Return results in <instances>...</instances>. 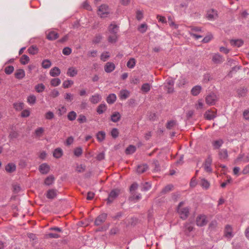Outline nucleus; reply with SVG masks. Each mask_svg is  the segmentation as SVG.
<instances>
[{
	"mask_svg": "<svg viewBox=\"0 0 249 249\" xmlns=\"http://www.w3.org/2000/svg\"><path fill=\"white\" fill-rule=\"evenodd\" d=\"M109 14V8L107 5L103 4L99 7L97 14L101 18L107 17Z\"/></svg>",
	"mask_w": 249,
	"mask_h": 249,
	"instance_id": "1",
	"label": "nucleus"
},
{
	"mask_svg": "<svg viewBox=\"0 0 249 249\" xmlns=\"http://www.w3.org/2000/svg\"><path fill=\"white\" fill-rule=\"evenodd\" d=\"M119 191L118 190H112L108 194V197L106 199L107 204L110 205L114 200L118 196Z\"/></svg>",
	"mask_w": 249,
	"mask_h": 249,
	"instance_id": "2",
	"label": "nucleus"
},
{
	"mask_svg": "<svg viewBox=\"0 0 249 249\" xmlns=\"http://www.w3.org/2000/svg\"><path fill=\"white\" fill-rule=\"evenodd\" d=\"M212 163V158L211 155H209L207 159L205 160L204 163V170L206 172L212 173V169L211 168V164Z\"/></svg>",
	"mask_w": 249,
	"mask_h": 249,
	"instance_id": "3",
	"label": "nucleus"
},
{
	"mask_svg": "<svg viewBox=\"0 0 249 249\" xmlns=\"http://www.w3.org/2000/svg\"><path fill=\"white\" fill-rule=\"evenodd\" d=\"M217 100L216 95L213 93H210L205 98L206 103L209 105H213L215 104Z\"/></svg>",
	"mask_w": 249,
	"mask_h": 249,
	"instance_id": "4",
	"label": "nucleus"
},
{
	"mask_svg": "<svg viewBox=\"0 0 249 249\" xmlns=\"http://www.w3.org/2000/svg\"><path fill=\"white\" fill-rule=\"evenodd\" d=\"M177 212L180 215V217L182 220H185L187 218L189 213V208L185 207L182 209L177 210Z\"/></svg>",
	"mask_w": 249,
	"mask_h": 249,
	"instance_id": "5",
	"label": "nucleus"
},
{
	"mask_svg": "<svg viewBox=\"0 0 249 249\" xmlns=\"http://www.w3.org/2000/svg\"><path fill=\"white\" fill-rule=\"evenodd\" d=\"M207 223V217L205 215H198L196 218V224L199 227H203Z\"/></svg>",
	"mask_w": 249,
	"mask_h": 249,
	"instance_id": "6",
	"label": "nucleus"
},
{
	"mask_svg": "<svg viewBox=\"0 0 249 249\" xmlns=\"http://www.w3.org/2000/svg\"><path fill=\"white\" fill-rule=\"evenodd\" d=\"M107 217V214L106 213H102L98 216L94 221V224L96 226H99L104 222Z\"/></svg>",
	"mask_w": 249,
	"mask_h": 249,
	"instance_id": "7",
	"label": "nucleus"
},
{
	"mask_svg": "<svg viewBox=\"0 0 249 249\" xmlns=\"http://www.w3.org/2000/svg\"><path fill=\"white\" fill-rule=\"evenodd\" d=\"M38 170L41 174L46 175L50 172V167L46 163H42L39 166Z\"/></svg>",
	"mask_w": 249,
	"mask_h": 249,
	"instance_id": "8",
	"label": "nucleus"
},
{
	"mask_svg": "<svg viewBox=\"0 0 249 249\" xmlns=\"http://www.w3.org/2000/svg\"><path fill=\"white\" fill-rule=\"evenodd\" d=\"M218 17L217 11L214 9L208 10L206 14V18L209 20H213Z\"/></svg>",
	"mask_w": 249,
	"mask_h": 249,
	"instance_id": "9",
	"label": "nucleus"
},
{
	"mask_svg": "<svg viewBox=\"0 0 249 249\" xmlns=\"http://www.w3.org/2000/svg\"><path fill=\"white\" fill-rule=\"evenodd\" d=\"M57 190L54 189H49L45 195L47 198L50 199H53L55 198L57 195Z\"/></svg>",
	"mask_w": 249,
	"mask_h": 249,
	"instance_id": "10",
	"label": "nucleus"
},
{
	"mask_svg": "<svg viewBox=\"0 0 249 249\" xmlns=\"http://www.w3.org/2000/svg\"><path fill=\"white\" fill-rule=\"evenodd\" d=\"M224 236L228 238L231 239L233 236L232 228L230 225H227L224 229Z\"/></svg>",
	"mask_w": 249,
	"mask_h": 249,
	"instance_id": "11",
	"label": "nucleus"
},
{
	"mask_svg": "<svg viewBox=\"0 0 249 249\" xmlns=\"http://www.w3.org/2000/svg\"><path fill=\"white\" fill-rule=\"evenodd\" d=\"M115 69V65L112 62H108L104 66L105 71L107 73L113 71Z\"/></svg>",
	"mask_w": 249,
	"mask_h": 249,
	"instance_id": "12",
	"label": "nucleus"
},
{
	"mask_svg": "<svg viewBox=\"0 0 249 249\" xmlns=\"http://www.w3.org/2000/svg\"><path fill=\"white\" fill-rule=\"evenodd\" d=\"M108 30L110 34L118 35L119 26L116 24L111 23L108 26Z\"/></svg>",
	"mask_w": 249,
	"mask_h": 249,
	"instance_id": "13",
	"label": "nucleus"
},
{
	"mask_svg": "<svg viewBox=\"0 0 249 249\" xmlns=\"http://www.w3.org/2000/svg\"><path fill=\"white\" fill-rule=\"evenodd\" d=\"M5 171L8 173H12L16 170V165L15 163H8L5 167Z\"/></svg>",
	"mask_w": 249,
	"mask_h": 249,
	"instance_id": "14",
	"label": "nucleus"
},
{
	"mask_svg": "<svg viewBox=\"0 0 249 249\" xmlns=\"http://www.w3.org/2000/svg\"><path fill=\"white\" fill-rule=\"evenodd\" d=\"M59 37V34L53 31H52L49 32L47 35L46 38L49 40H54Z\"/></svg>",
	"mask_w": 249,
	"mask_h": 249,
	"instance_id": "15",
	"label": "nucleus"
},
{
	"mask_svg": "<svg viewBox=\"0 0 249 249\" xmlns=\"http://www.w3.org/2000/svg\"><path fill=\"white\" fill-rule=\"evenodd\" d=\"M230 42L231 46L237 47L242 46L244 44V41L241 39H231Z\"/></svg>",
	"mask_w": 249,
	"mask_h": 249,
	"instance_id": "16",
	"label": "nucleus"
},
{
	"mask_svg": "<svg viewBox=\"0 0 249 249\" xmlns=\"http://www.w3.org/2000/svg\"><path fill=\"white\" fill-rule=\"evenodd\" d=\"M15 77L18 79H21L25 77V71L23 69H19L15 73Z\"/></svg>",
	"mask_w": 249,
	"mask_h": 249,
	"instance_id": "17",
	"label": "nucleus"
},
{
	"mask_svg": "<svg viewBox=\"0 0 249 249\" xmlns=\"http://www.w3.org/2000/svg\"><path fill=\"white\" fill-rule=\"evenodd\" d=\"M194 229L192 223H186L184 225V231L187 235H189L190 232Z\"/></svg>",
	"mask_w": 249,
	"mask_h": 249,
	"instance_id": "18",
	"label": "nucleus"
},
{
	"mask_svg": "<svg viewBox=\"0 0 249 249\" xmlns=\"http://www.w3.org/2000/svg\"><path fill=\"white\" fill-rule=\"evenodd\" d=\"M121 118V114L119 112H114L110 116V120L114 122L117 123L119 122Z\"/></svg>",
	"mask_w": 249,
	"mask_h": 249,
	"instance_id": "19",
	"label": "nucleus"
},
{
	"mask_svg": "<svg viewBox=\"0 0 249 249\" xmlns=\"http://www.w3.org/2000/svg\"><path fill=\"white\" fill-rule=\"evenodd\" d=\"M201 89L202 88L200 86L196 85L192 89L191 93L193 96H197L200 93Z\"/></svg>",
	"mask_w": 249,
	"mask_h": 249,
	"instance_id": "20",
	"label": "nucleus"
},
{
	"mask_svg": "<svg viewBox=\"0 0 249 249\" xmlns=\"http://www.w3.org/2000/svg\"><path fill=\"white\" fill-rule=\"evenodd\" d=\"M101 100V96L98 94H96L92 95L89 99V101L93 104L98 103Z\"/></svg>",
	"mask_w": 249,
	"mask_h": 249,
	"instance_id": "21",
	"label": "nucleus"
},
{
	"mask_svg": "<svg viewBox=\"0 0 249 249\" xmlns=\"http://www.w3.org/2000/svg\"><path fill=\"white\" fill-rule=\"evenodd\" d=\"M60 70L57 67L52 68L50 71V74L53 77H56L60 74Z\"/></svg>",
	"mask_w": 249,
	"mask_h": 249,
	"instance_id": "22",
	"label": "nucleus"
},
{
	"mask_svg": "<svg viewBox=\"0 0 249 249\" xmlns=\"http://www.w3.org/2000/svg\"><path fill=\"white\" fill-rule=\"evenodd\" d=\"M107 109V106L105 104H100L96 108V111L99 114H103Z\"/></svg>",
	"mask_w": 249,
	"mask_h": 249,
	"instance_id": "23",
	"label": "nucleus"
},
{
	"mask_svg": "<svg viewBox=\"0 0 249 249\" xmlns=\"http://www.w3.org/2000/svg\"><path fill=\"white\" fill-rule=\"evenodd\" d=\"M63 153V150L61 148H57L53 151V156L56 159H59L62 156Z\"/></svg>",
	"mask_w": 249,
	"mask_h": 249,
	"instance_id": "24",
	"label": "nucleus"
},
{
	"mask_svg": "<svg viewBox=\"0 0 249 249\" xmlns=\"http://www.w3.org/2000/svg\"><path fill=\"white\" fill-rule=\"evenodd\" d=\"M148 169V166L146 164L138 165L137 168V172L138 174H142L145 172Z\"/></svg>",
	"mask_w": 249,
	"mask_h": 249,
	"instance_id": "25",
	"label": "nucleus"
},
{
	"mask_svg": "<svg viewBox=\"0 0 249 249\" xmlns=\"http://www.w3.org/2000/svg\"><path fill=\"white\" fill-rule=\"evenodd\" d=\"M54 179L55 178L53 175H50L45 179L44 184L47 186H50L53 183Z\"/></svg>",
	"mask_w": 249,
	"mask_h": 249,
	"instance_id": "26",
	"label": "nucleus"
},
{
	"mask_svg": "<svg viewBox=\"0 0 249 249\" xmlns=\"http://www.w3.org/2000/svg\"><path fill=\"white\" fill-rule=\"evenodd\" d=\"M116 95L114 93H111L108 95L106 100L108 104H112L116 101Z\"/></svg>",
	"mask_w": 249,
	"mask_h": 249,
	"instance_id": "27",
	"label": "nucleus"
},
{
	"mask_svg": "<svg viewBox=\"0 0 249 249\" xmlns=\"http://www.w3.org/2000/svg\"><path fill=\"white\" fill-rule=\"evenodd\" d=\"M130 94L129 91L127 90H122L120 92V98L121 100H125L127 99Z\"/></svg>",
	"mask_w": 249,
	"mask_h": 249,
	"instance_id": "28",
	"label": "nucleus"
},
{
	"mask_svg": "<svg viewBox=\"0 0 249 249\" xmlns=\"http://www.w3.org/2000/svg\"><path fill=\"white\" fill-rule=\"evenodd\" d=\"M212 60L215 63L220 64L223 62V58L220 54H215L213 57Z\"/></svg>",
	"mask_w": 249,
	"mask_h": 249,
	"instance_id": "29",
	"label": "nucleus"
},
{
	"mask_svg": "<svg viewBox=\"0 0 249 249\" xmlns=\"http://www.w3.org/2000/svg\"><path fill=\"white\" fill-rule=\"evenodd\" d=\"M118 39V35L116 34H110L107 38L108 42L111 43H116Z\"/></svg>",
	"mask_w": 249,
	"mask_h": 249,
	"instance_id": "30",
	"label": "nucleus"
},
{
	"mask_svg": "<svg viewBox=\"0 0 249 249\" xmlns=\"http://www.w3.org/2000/svg\"><path fill=\"white\" fill-rule=\"evenodd\" d=\"M106 137V133L104 131H100L96 134V138L98 142L103 141Z\"/></svg>",
	"mask_w": 249,
	"mask_h": 249,
	"instance_id": "31",
	"label": "nucleus"
},
{
	"mask_svg": "<svg viewBox=\"0 0 249 249\" xmlns=\"http://www.w3.org/2000/svg\"><path fill=\"white\" fill-rule=\"evenodd\" d=\"M219 156L220 159H226L228 157V150L226 149H223L219 151Z\"/></svg>",
	"mask_w": 249,
	"mask_h": 249,
	"instance_id": "32",
	"label": "nucleus"
},
{
	"mask_svg": "<svg viewBox=\"0 0 249 249\" xmlns=\"http://www.w3.org/2000/svg\"><path fill=\"white\" fill-rule=\"evenodd\" d=\"M136 150V146L133 145H129L125 149V152L127 155L132 154Z\"/></svg>",
	"mask_w": 249,
	"mask_h": 249,
	"instance_id": "33",
	"label": "nucleus"
},
{
	"mask_svg": "<svg viewBox=\"0 0 249 249\" xmlns=\"http://www.w3.org/2000/svg\"><path fill=\"white\" fill-rule=\"evenodd\" d=\"M28 52L30 54L34 55L38 53V49L36 46L32 45L28 48Z\"/></svg>",
	"mask_w": 249,
	"mask_h": 249,
	"instance_id": "34",
	"label": "nucleus"
},
{
	"mask_svg": "<svg viewBox=\"0 0 249 249\" xmlns=\"http://www.w3.org/2000/svg\"><path fill=\"white\" fill-rule=\"evenodd\" d=\"M224 142L222 139H219L218 140H216L214 141L213 142V146L214 149H218L222 146Z\"/></svg>",
	"mask_w": 249,
	"mask_h": 249,
	"instance_id": "35",
	"label": "nucleus"
},
{
	"mask_svg": "<svg viewBox=\"0 0 249 249\" xmlns=\"http://www.w3.org/2000/svg\"><path fill=\"white\" fill-rule=\"evenodd\" d=\"M35 89L38 93L42 92L45 89V86L42 83L37 84L35 87Z\"/></svg>",
	"mask_w": 249,
	"mask_h": 249,
	"instance_id": "36",
	"label": "nucleus"
},
{
	"mask_svg": "<svg viewBox=\"0 0 249 249\" xmlns=\"http://www.w3.org/2000/svg\"><path fill=\"white\" fill-rule=\"evenodd\" d=\"M24 104L22 102L15 103L13 104V107L16 110L20 111L24 108Z\"/></svg>",
	"mask_w": 249,
	"mask_h": 249,
	"instance_id": "37",
	"label": "nucleus"
},
{
	"mask_svg": "<svg viewBox=\"0 0 249 249\" xmlns=\"http://www.w3.org/2000/svg\"><path fill=\"white\" fill-rule=\"evenodd\" d=\"M152 166L154 167V171L155 172H158L160 170V166L159 162L157 160H154L152 162Z\"/></svg>",
	"mask_w": 249,
	"mask_h": 249,
	"instance_id": "38",
	"label": "nucleus"
},
{
	"mask_svg": "<svg viewBox=\"0 0 249 249\" xmlns=\"http://www.w3.org/2000/svg\"><path fill=\"white\" fill-rule=\"evenodd\" d=\"M204 116L205 118L208 120H213L216 117V116L213 114V113L211 112L210 110H208L205 112Z\"/></svg>",
	"mask_w": 249,
	"mask_h": 249,
	"instance_id": "39",
	"label": "nucleus"
},
{
	"mask_svg": "<svg viewBox=\"0 0 249 249\" xmlns=\"http://www.w3.org/2000/svg\"><path fill=\"white\" fill-rule=\"evenodd\" d=\"M27 100L29 104L34 105L36 102V98L35 95L31 94L28 96Z\"/></svg>",
	"mask_w": 249,
	"mask_h": 249,
	"instance_id": "40",
	"label": "nucleus"
},
{
	"mask_svg": "<svg viewBox=\"0 0 249 249\" xmlns=\"http://www.w3.org/2000/svg\"><path fill=\"white\" fill-rule=\"evenodd\" d=\"M30 61V58L28 56L23 54L20 58V62L22 65H26Z\"/></svg>",
	"mask_w": 249,
	"mask_h": 249,
	"instance_id": "41",
	"label": "nucleus"
},
{
	"mask_svg": "<svg viewBox=\"0 0 249 249\" xmlns=\"http://www.w3.org/2000/svg\"><path fill=\"white\" fill-rule=\"evenodd\" d=\"M136 61L135 58H131L127 62L126 66L130 69H133L136 65Z\"/></svg>",
	"mask_w": 249,
	"mask_h": 249,
	"instance_id": "42",
	"label": "nucleus"
},
{
	"mask_svg": "<svg viewBox=\"0 0 249 249\" xmlns=\"http://www.w3.org/2000/svg\"><path fill=\"white\" fill-rule=\"evenodd\" d=\"M201 186L205 189H208L210 187L209 182L205 178H202L200 181Z\"/></svg>",
	"mask_w": 249,
	"mask_h": 249,
	"instance_id": "43",
	"label": "nucleus"
},
{
	"mask_svg": "<svg viewBox=\"0 0 249 249\" xmlns=\"http://www.w3.org/2000/svg\"><path fill=\"white\" fill-rule=\"evenodd\" d=\"M177 121L175 120H170L168 121L166 125V127L168 129H172L175 126L177 125Z\"/></svg>",
	"mask_w": 249,
	"mask_h": 249,
	"instance_id": "44",
	"label": "nucleus"
},
{
	"mask_svg": "<svg viewBox=\"0 0 249 249\" xmlns=\"http://www.w3.org/2000/svg\"><path fill=\"white\" fill-rule=\"evenodd\" d=\"M77 74V71L73 68L71 67L68 69L67 74L71 77H73Z\"/></svg>",
	"mask_w": 249,
	"mask_h": 249,
	"instance_id": "45",
	"label": "nucleus"
},
{
	"mask_svg": "<svg viewBox=\"0 0 249 249\" xmlns=\"http://www.w3.org/2000/svg\"><path fill=\"white\" fill-rule=\"evenodd\" d=\"M77 116L76 113L74 111H71L69 112L67 117L69 120L71 121H74L75 120Z\"/></svg>",
	"mask_w": 249,
	"mask_h": 249,
	"instance_id": "46",
	"label": "nucleus"
},
{
	"mask_svg": "<svg viewBox=\"0 0 249 249\" xmlns=\"http://www.w3.org/2000/svg\"><path fill=\"white\" fill-rule=\"evenodd\" d=\"M52 65L51 61L49 59H45L42 62V67L44 69L49 68Z\"/></svg>",
	"mask_w": 249,
	"mask_h": 249,
	"instance_id": "47",
	"label": "nucleus"
},
{
	"mask_svg": "<svg viewBox=\"0 0 249 249\" xmlns=\"http://www.w3.org/2000/svg\"><path fill=\"white\" fill-rule=\"evenodd\" d=\"M174 188V186L172 184H168L166 185L161 191V193L163 194H166L167 193L172 191Z\"/></svg>",
	"mask_w": 249,
	"mask_h": 249,
	"instance_id": "48",
	"label": "nucleus"
},
{
	"mask_svg": "<svg viewBox=\"0 0 249 249\" xmlns=\"http://www.w3.org/2000/svg\"><path fill=\"white\" fill-rule=\"evenodd\" d=\"M151 89V87L149 84L148 83H144L143 84L141 88V90L145 93L148 92Z\"/></svg>",
	"mask_w": 249,
	"mask_h": 249,
	"instance_id": "49",
	"label": "nucleus"
},
{
	"mask_svg": "<svg viewBox=\"0 0 249 249\" xmlns=\"http://www.w3.org/2000/svg\"><path fill=\"white\" fill-rule=\"evenodd\" d=\"M110 134L113 139H116L119 134L118 129L116 128H113L110 132Z\"/></svg>",
	"mask_w": 249,
	"mask_h": 249,
	"instance_id": "50",
	"label": "nucleus"
},
{
	"mask_svg": "<svg viewBox=\"0 0 249 249\" xmlns=\"http://www.w3.org/2000/svg\"><path fill=\"white\" fill-rule=\"evenodd\" d=\"M60 83L61 80L58 78L52 79L51 81V84L53 87L58 86Z\"/></svg>",
	"mask_w": 249,
	"mask_h": 249,
	"instance_id": "51",
	"label": "nucleus"
},
{
	"mask_svg": "<svg viewBox=\"0 0 249 249\" xmlns=\"http://www.w3.org/2000/svg\"><path fill=\"white\" fill-rule=\"evenodd\" d=\"M132 196H130L129 198V200L131 201H137L139 200H140L141 197L142 196L140 194H139L138 195L135 196L134 194H132Z\"/></svg>",
	"mask_w": 249,
	"mask_h": 249,
	"instance_id": "52",
	"label": "nucleus"
},
{
	"mask_svg": "<svg viewBox=\"0 0 249 249\" xmlns=\"http://www.w3.org/2000/svg\"><path fill=\"white\" fill-rule=\"evenodd\" d=\"M18 136V132L12 129L9 133V137L11 139H13L17 138Z\"/></svg>",
	"mask_w": 249,
	"mask_h": 249,
	"instance_id": "53",
	"label": "nucleus"
},
{
	"mask_svg": "<svg viewBox=\"0 0 249 249\" xmlns=\"http://www.w3.org/2000/svg\"><path fill=\"white\" fill-rule=\"evenodd\" d=\"M73 152H74V154L75 156L79 157L82 155V154L83 153L82 148L81 147H76L74 150Z\"/></svg>",
	"mask_w": 249,
	"mask_h": 249,
	"instance_id": "54",
	"label": "nucleus"
},
{
	"mask_svg": "<svg viewBox=\"0 0 249 249\" xmlns=\"http://www.w3.org/2000/svg\"><path fill=\"white\" fill-rule=\"evenodd\" d=\"M14 68L13 66H8L4 69V71L6 74L9 75L13 73Z\"/></svg>",
	"mask_w": 249,
	"mask_h": 249,
	"instance_id": "55",
	"label": "nucleus"
},
{
	"mask_svg": "<svg viewBox=\"0 0 249 249\" xmlns=\"http://www.w3.org/2000/svg\"><path fill=\"white\" fill-rule=\"evenodd\" d=\"M77 121L80 124H83L84 123H86L87 122V119L85 115H84L83 114H80L78 116V118L77 119Z\"/></svg>",
	"mask_w": 249,
	"mask_h": 249,
	"instance_id": "56",
	"label": "nucleus"
},
{
	"mask_svg": "<svg viewBox=\"0 0 249 249\" xmlns=\"http://www.w3.org/2000/svg\"><path fill=\"white\" fill-rule=\"evenodd\" d=\"M73 84V82L71 80H65L63 83V87L65 89L68 88Z\"/></svg>",
	"mask_w": 249,
	"mask_h": 249,
	"instance_id": "57",
	"label": "nucleus"
},
{
	"mask_svg": "<svg viewBox=\"0 0 249 249\" xmlns=\"http://www.w3.org/2000/svg\"><path fill=\"white\" fill-rule=\"evenodd\" d=\"M44 131V129L43 127H38L36 129L35 133L37 137H40Z\"/></svg>",
	"mask_w": 249,
	"mask_h": 249,
	"instance_id": "58",
	"label": "nucleus"
},
{
	"mask_svg": "<svg viewBox=\"0 0 249 249\" xmlns=\"http://www.w3.org/2000/svg\"><path fill=\"white\" fill-rule=\"evenodd\" d=\"M147 29V25L145 24H142L138 28V30L141 33H145Z\"/></svg>",
	"mask_w": 249,
	"mask_h": 249,
	"instance_id": "59",
	"label": "nucleus"
},
{
	"mask_svg": "<svg viewBox=\"0 0 249 249\" xmlns=\"http://www.w3.org/2000/svg\"><path fill=\"white\" fill-rule=\"evenodd\" d=\"M151 187V184L148 182H145L143 184V186L142 188V191H147L149 190Z\"/></svg>",
	"mask_w": 249,
	"mask_h": 249,
	"instance_id": "60",
	"label": "nucleus"
},
{
	"mask_svg": "<svg viewBox=\"0 0 249 249\" xmlns=\"http://www.w3.org/2000/svg\"><path fill=\"white\" fill-rule=\"evenodd\" d=\"M85 170L86 166L82 164L77 165L76 168V171L79 173L83 172Z\"/></svg>",
	"mask_w": 249,
	"mask_h": 249,
	"instance_id": "61",
	"label": "nucleus"
},
{
	"mask_svg": "<svg viewBox=\"0 0 249 249\" xmlns=\"http://www.w3.org/2000/svg\"><path fill=\"white\" fill-rule=\"evenodd\" d=\"M64 98L66 101L71 102L73 99V95L70 93H67L64 96Z\"/></svg>",
	"mask_w": 249,
	"mask_h": 249,
	"instance_id": "62",
	"label": "nucleus"
},
{
	"mask_svg": "<svg viewBox=\"0 0 249 249\" xmlns=\"http://www.w3.org/2000/svg\"><path fill=\"white\" fill-rule=\"evenodd\" d=\"M247 91V90L246 89L243 88V89H239L237 91L238 96L239 97H242V96H245Z\"/></svg>",
	"mask_w": 249,
	"mask_h": 249,
	"instance_id": "63",
	"label": "nucleus"
},
{
	"mask_svg": "<svg viewBox=\"0 0 249 249\" xmlns=\"http://www.w3.org/2000/svg\"><path fill=\"white\" fill-rule=\"evenodd\" d=\"M71 53V49L70 47H65L62 50V53L66 55L70 54Z\"/></svg>",
	"mask_w": 249,
	"mask_h": 249,
	"instance_id": "64",
	"label": "nucleus"
}]
</instances>
